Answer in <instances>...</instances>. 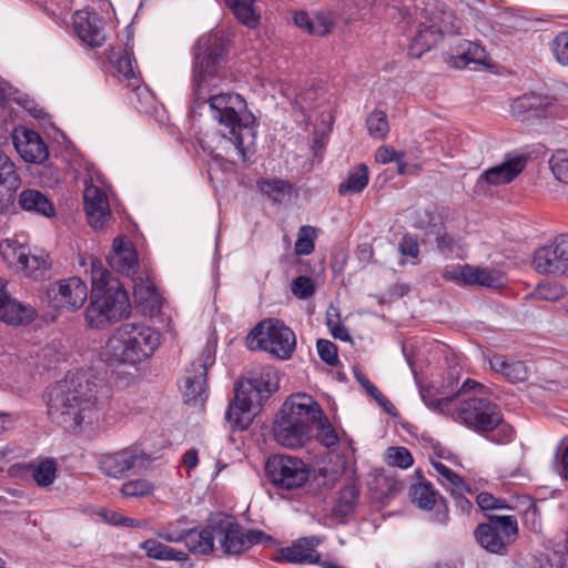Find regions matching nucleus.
Returning <instances> with one entry per match:
<instances>
[{
    "label": "nucleus",
    "mask_w": 568,
    "mask_h": 568,
    "mask_svg": "<svg viewBox=\"0 0 568 568\" xmlns=\"http://www.w3.org/2000/svg\"><path fill=\"white\" fill-rule=\"evenodd\" d=\"M36 311L30 305H24L18 301L7 298L6 303L0 305V320L10 325H23L33 321Z\"/></svg>",
    "instance_id": "c756f323"
},
{
    "label": "nucleus",
    "mask_w": 568,
    "mask_h": 568,
    "mask_svg": "<svg viewBox=\"0 0 568 568\" xmlns=\"http://www.w3.org/2000/svg\"><path fill=\"white\" fill-rule=\"evenodd\" d=\"M525 156L507 159L503 163L487 169L479 178L490 185L507 184L514 181L526 168Z\"/></svg>",
    "instance_id": "4be33fe9"
},
{
    "label": "nucleus",
    "mask_w": 568,
    "mask_h": 568,
    "mask_svg": "<svg viewBox=\"0 0 568 568\" xmlns=\"http://www.w3.org/2000/svg\"><path fill=\"white\" fill-rule=\"evenodd\" d=\"M398 251L404 256L416 258L419 254L417 239L409 234L404 235L398 244Z\"/></svg>",
    "instance_id": "052dcab7"
},
{
    "label": "nucleus",
    "mask_w": 568,
    "mask_h": 568,
    "mask_svg": "<svg viewBox=\"0 0 568 568\" xmlns=\"http://www.w3.org/2000/svg\"><path fill=\"white\" fill-rule=\"evenodd\" d=\"M432 466L438 474L443 486H450L458 490H469L465 480L439 460H432Z\"/></svg>",
    "instance_id": "49530a36"
},
{
    "label": "nucleus",
    "mask_w": 568,
    "mask_h": 568,
    "mask_svg": "<svg viewBox=\"0 0 568 568\" xmlns=\"http://www.w3.org/2000/svg\"><path fill=\"white\" fill-rule=\"evenodd\" d=\"M16 271L22 272L26 276L34 280H44L49 272V263L45 256L30 254L28 248L26 257L22 258Z\"/></svg>",
    "instance_id": "72a5a7b5"
},
{
    "label": "nucleus",
    "mask_w": 568,
    "mask_h": 568,
    "mask_svg": "<svg viewBox=\"0 0 568 568\" xmlns=\"http://www.w3.org/2000/svg\"><path fill=\"white\" fill-rule=\"evenodd\" d=\"M399 159H404V153L397 152L390 145H382L377 149V151L375 153V160L382 164L395 162L396 160H399Z\"/></svg>",
    "instance_id": "e2e57ef3"
},
{
    "label": "nucleus",
    "mask_w": 568,
    "mask_h": 568,
    "mask_svg": "<svg viewBox=\"0 0 568 568\" xmlns=\"http://www.w3.org/2000/svg\"><path fill=\"white\" fill-rule=\"evenodd\" d=\"M21 185V179L16 164L0 149V214L8 213L14 207L16 193Z\"/></svg>",
    "instance_id": "a211bd4d"
},
{
    "label": "nucleus",
    "mask_w": 568,
    "mask_h": 568,
    "mask_svg": "<svg viewBox=\"0 0 568 568\" xmlns=\"http://www.w3.org/2000/svg\"><path fill=\"white\" fill-rule=\"evenodd\" d=\"M367 130L371 136L383 140L389 132L387 115L382 110H374L366 119Z\"/></svg>",
    "instance_id": "de8ad7c7"
},
{
    "label": "nucleus",
    "mask_w": 568,
    "mask_h": 568,
    "mask_svg": "<svg viewBox=\"0 0 568 568\" xmlns=\"http://www.w3.org/2000/svg\"><path fill=\"white\" fill-rule=\"evenodd\" d=\"M387 464L403 469L410 467L414 458L410 452L403 446L389 447L386 452Z\"/></svg>",
    "instance_id": "3c124183"
},
{
    "label": "nucleus",
    "mask_w": 568,
    "mask_h": 568,
    "mask_svg": "<svg viewBox=\"0 0 568 568\" xmlns=\"http://www.w3.org/2000/svg\"><path fill=\"white\" fill-rule=\"evenodd\" d=\"M270 481L282 489H295L303 486L310 477L306 464L297 457L288 455H274L265 465Z\"/></svg>",
    "instance_id": "ddd939ff"
},
{
    "label": "nucleus",
    "mask_w": 568,
    "mask_h": 568,
    "mask_svg": "<svg viewBox=\"0 0 568 568\" xmlns=\"http://www.w3.org/2000/svg\"><path fill=\"white\" fill-rule=\"evenodd\" d=\"M409 495L412 501L423 509H432L436 503V491L428 481L412 485Z\"/></svg>",
    "instance_id": "79ce46f5"
},
{
    "label": "nucleus",
    "mask_w": 568,
    "mask_h": 568,
    "mask_svg": "<svg viewBox=\"0 0 568 568\" xmlns=\"http://www.w3.org/2000/svg\"><path fill=\"white\" fill-rule=\"evenodd\" d=\"M487 518V523L476 527L475 539L487 551L506 555L508 545L514 542L518 535L517 519L505 515H488Z\"/></svg>",
    "instance_id": "9d476101"
},
{
    "label": "nucleus",
    "mask_w": 568,
    "mask_h": 568,
    "mask_svg": "<svg viewBox=\"0 0 568 568\" xmlns=\"http://www.w3.org/2000/svg\"><path fill=\"white\" fill-rule=\"evenodd\" d=\"M443 277L458 285L484 286L499 288L505 284L500 271L489 267L474 266L470 264L453 265L446 267Z\"/></svg>",
    "instance_id": "4468645a"
},
{
    "label": "nucleus",
    "mask_w": 568,
    "mask_h": 568,
    "mask_svg": "<svg viewBox=\"0 0 568 568\" xmlns=\"http://www.w3.org/2000/svg\"><path fill=\"white\" fill-rule=\"evenodd\" d=\"M323 540L324 538L321 536L298 538L290 546L278 549L273 556V560L294 565H314L321 562V554L317 551V547Z\"/></svg>",
    "instance_id": "dca6fc26"
},
{
    "label": "nucleus",
    "mask_w": 568,
    "mask_h": 568,
    "mask_svg": "<svg viewBox=\"0 0 568 568\" xmlns=\"http://www.w3.org/2000/svg\"><path fill=\"white\" fill-rule=\"evenodd\" d=\"M291 290L297 298L306 300L314 295L315 284L311 277L301 275L292 281Z\"/></svg>",
    "instance_id": "864d4df0"
},
{
    "label": "nucleus",
    "mask_w": 568,
    "mask_h": 568,
    "mask_svg": "<svg viewBox=\"0 0 568 568\" xmlns=\"http://www.w3.org/2000/svg\"><path fill=\"white\" fill-rule=\"evenodd\" d=\"M550 247L554 255H556L564 267H566L568 263V234L558 235Z\"/></svg>",
    "instance_id": "bf43d9fd"
},
{
    "label": "nucleus",
    "mask_w": 568,
    "mask_h": 568,
    "mask_svg": "<svg viewBox=\"0 0 568 568\" xmlns=\"http://www.w3.org/2000/svg\"><path fill=\"white\" fill-rule=\"evenodd\" d=\"M200 371L195 374H189L185 377L183 396L187 404L196 405L204 400L206 393V368L203 363L199 364Z\"/></svg>",
    "instance_id": "7c9ffc66"
},
{
    "label": "nucleus",
    "mask_w": 568,
    "mask_h": 568,
    "mask_svg": "<svg viewBox=\"0 0 568 568\" xmlns=\"http://www.w3.org/2000/svg\"><path fill=\"white\" fill-rule=\"evenodd\" d=\"M359 498V489L349 484L338 491L332 514L335 518H345L354 513Z\"/></svg>",
    "instance_id": "2f4dec72"
},
{
    "label": "nucleus",
    "mask_w": 568,
    "mask_h": 568,
    "mask_svg": "<svg viewBox=\"0 0 568 568\" xmlns=\"http://www.w3.org/2000/svg\"><path fill=\"white\" fill-rule=\"evenodd\" d=\"M315 230L312 226H302L298 231L297 240L295 242V253L297 255H308L314 248Z\"/></svg>",
    "instance_id": "603ef678"
},
{
    "label": "nucleus",
    "mask_w": 568,
    "mask_h": 568,
    "mask_svg": "<svg viewBox=\"0 0 568 568\" xmlns=\"http://www.w3.org/2000/svg\"><path fill=\"white\" fill-rule=\"evenodd\" d=\"M18 204L23 211L33 212L47 217L55 214L52 202L40 191L26 189L18 196Z\"/></svg>",
    "instance_id": "c85d7f7f"
},
{
    "label": "nucleus",
    "mask_w": 568,
    "mask_h": 568,
    "mask_svg": "<svg viewBox=\"0 0 568 568\" xmlns=\"http://www.w3.org/2000/svg\"><path fill=\"white\" fill-rule=\"evenodd\" d=\"M28 247L21 245L14 239H6L0 242V256L11 268H17L22 258L26 257Z\"/></svg>",
    "instance_id": "a19ab883"
},
{
    "label": "nucleus",
    "mask_w": 568,
    "mask_h": 568,
    "mask_svg": "<svg viewBox=\"0 0 568 568\" xmlns=\"http://www.w3.org/2000/svg\"><path fill=\"white\" fill-rule=\"evenodd\" d=\"M187 529L178 530L169 525L168 527L161 528L156 535L159 538L164 539L169 542L185 541Z\"/></svg>",
    "instance_id": "0e129e2a"
},
{
    "label": "nucleus",
    "mask_w": 568,
    "mask_h": 568,
    "mask_svg": "<svg viewBox=\"0 0 568 568\" xmlns=\"http://www.w3.org/2000/svg\"><path fill=\"white\" fill-rule=\"evenodd\" d=\"M368 180V168L359 164L349 171L345 181L339 184L338 192L341 195L359 193L367 186Z\"/></svg>",
    "instance_id": "c9c22d12"
},
{
    "label": "nucleus",
    "mask_w": 568,
    "mask_h": 568,
    "mask_svg": "<svg viewBox=\"0 0 568 568\" xmlns=\"http://www.w3.org/2000/svg\"><path fill=\"white\" fill-rule=\"evenodd\" d=\"M13 144L21 158L30 163H41L48 158V149L42 138L33 130H16Z\"/></svg>",
    "instance_id": "412c9836"
},
{
    "label": "nucleus",
    "mask_w": 568,
    "mask_h": 568,
    "mask_svg": "<svg viewBox=\"0 0 568 568\" xmlns=\"http://www.w3.org/2000/svg\"><path fill=\"white\" fill-rule=\"evenodd\" d=\"M551 48L558 63L568 65V30L559 32L554 38Z\"/></svg>",
    "instance_id": "5fc2aeb1"
},
{
    "label": "nucleus",
    "mask_w": 568,
    "mask_h": 568,
    "mask_svg": "<svg viewBox=\"0 0 568 568\" xmlns=\"http://www.w3.org/2000/svg\"><path fill=\"white\" fill-rule=\"evenodd\" d=\"M236 388L244 390L243 395L258 408L272 393L278 389L277 373L272 368L263 369L246 382L240 383Z\"/></svg>",
    "instance_id": "f3484780"
},
{
    "label": "nucleus",
    "mask_w": 568,
    "mask_h": 568,
    "mask_svg": "<svg viewBox=\"0 0 568 568\" xmlns=\"http://www.w3.org/2000/svg\"><path fill=\"white\" fill-rule=\"evenodd\" d=\"M460 21L452 11H440L427 22L419 24L408 48L409 55L420 58L425 52L435 48L445 34L460 33Z\"/></svg>",
    "instance_id": "9b49d317"
},
{
    "label": "nucleus",
    "mask_w": 568,
    "mask_h": 568,
    "mask_svg": "<svg viewBox=\"0 0 568 568\" xmlns=\"http://www.w3.org/2000/svg\"><path fill=\"white\" fill-rule=\"evenodd\" d=\"M98 515L103 519L104 523L113 526H121L122 520V514L109 510V509H101Z\"/></svg>",
    "instance_id": "338daca9"
},
{
    "label": "nucleus",
    "mask_w": 568,
    "mask_h": 568,
    "mask_svg": "<svg viewBox=\"0 0 568 568\" xmlns=\"http://www.w3.org/2000/svg\"><path fill=\"white\" fill-rule=\"evenodd\" d=\"M84 209L89 224L95 229H103L111 217L106 194L98 186L87 185L83 193Z\"/></svg>",
    "instance_id": "aec40b11"
},
{
    "label": "nucleus",
    "mask_w": 568,
    "mask_h": 568,
    "mask_svg": "<svg viewBox=\"0 0 568 568\" xmlns=\"http://www.w3.org/2000/svg\"><path fill=\"white\" fill-rule=\"evenodd\" d=\"M243 392L235 388V397L226 410L225 417L233 430L246 429L253 422L255 414L253 410L257 408L253 403L248 402Z\"/></svg>",
    "instance_id": "b1692460"
},
{
    "label": "nucleus",
    "mask_w": 568,
    "mask_h": 568,
    "mask_svg": "<svg viewBox=\"0 0 568 568\" xmlns=\"http://www.w3.org/2000/svg\"><path fill=\"white\" fill-rule=\"evenodd\" d=\"M48 296L55 308L73 312L85 303L88 287L80 277L73 276L52 283Z\"/></svg>",
    "instance_id": "2eb2a0df"
},
{
    "label": "nucleus",
    "mask_w": 568,
    "mask_h": 568,
    "mask_svg": "<svg viewBox=\"0 0 568 568\" xmlns=\"http://www.w3.org/2000/svg\"><path fill=\"white\" fill-rule=\"evenodd\" d=\"M423 402L434 412L453 415L455 405L458 400V392L453 396L438 397L433 387L423 388L420 392Z\"/></svg>",
    "instance_id": "e433bc0d"
},
{
    "label": "nucleus",
    "mask_w": 568,
    "mask_h": 568,
    "mask_svg": "<svg viewBox=\"0 0 568 568\" xmlns=\"http://www.w3.org/2000/svg\"><path fill=\"white\" fill-rule=\"evenodd\" d=\"M153 458L138 445L102 454L98 459L100 471L114 479H121L130 475L146 470Z\"/></svg>",
    "instance_id": "1a4fd4ad"
},
{
    "label": "nucleus",
    "mask_w": 568,
    "mask_h": 568,
    "mask_svg": "<svg viewBox=\"0 0 568 568\" xmlns=\"http://www.w3.org/2000/svg\"><path fill=\"white\" fill-rule=\"evenodd\" d=\"M90 274L92 294L108 290V287H111L112 283H119L111 276L110 272L104 267L102 261L93 256L90 257Z\"/></svg>",
    "instance_id": "ea45409f"
},
{
    "label": "nucleus",
    "mask_w": 568,
    "mask_h": 568,
    "mask_svg": "<svg viewBox=\"0 0 568 568\" xmlns=\"http://www.w3.org/2000/svg\"><path fill=\"white\" fill-rule=\"evenodd\" d=\"M161 344V335L141 323H124L109 337L104 346L108 361L136 365L148 359Z\"/></svg>",
    "instance_id": "39448f33"
},
{
    "label": "nucleus",
    "mask_w": 568,
    "mask_h": 568,
    "mask_svg": "<svg viewBox=\"0 0 568 568\" xmlns=\"http://www.w3.org/2000/svg\"><path fill=\"white\" fill-rule=\"evenodd\" d=\"M477 505L483 510L503 509L508 508L504 499L496 498L489 493H480L476 498Z\"/></svg>",
    "instance_id": "13d9d810"
},
{
    "label": "nucleus",
    "mask_w": 568,
    "mask_h": 568,
    "mask_svg": "<svg viewBox=\"0 0 568 568\" xmlns=\"http://www.w3.org/2000/svg\"><path fill=\"white\" fill-rule=\"evenodd\" d=\"M236 19L248 28H255L260 22V13L255 0H225Z\"/></svg>",
    "instance_id": "f704fd0d"
},
{
    "label": "nucleus",
    "mask_w": 568,
    "mask_h": 568,
    "mask_svg": "<svg viewBox=\"0 0 568 568\" xmlns=\"http://www.w3.org/2000/svg\"><path fill=\"white\" fill-rule=\"evenodd\" d=\"M185 545L194 555H209L214 550V539L216 538L215 527H213V518L209 524L197 530L187 529Z\"/></svg>",
    "instance_id": "bb28decb"
},
{
    "label": "nucleus",
    "mask_w": 568,
    "mask_h": 568,
    "mask_svg": "<svg viewBox=\"0 0 568 568\" xmlns=\"http://www.w3.org/2000/svg\"><path fill=\"white\" fill-rule=\"evenodd\" d=\"M486 59V52L483 47L476 42L465 39L458 40L452 47V54L448 63L457 69L468 67L470 63L481 64Z\"/></svg>",
    "instance_id": "393cba45"
},
{
    "label": "nucleus",
    "mask_w": 568,
    "mask_h": 568,
    "mask_svg": "<svg viewBox=\"0 0 568 568\" xmlns=\"http://www.w3.org/2000/svg\"><path fill=\"white\" fill-rule=\"evenodd\" d=\"M246 345L252 351H264L280 359L292 356L296 346L294 332L282 321L267 318L260 322L247 335Z\"/></svg>",
    "instance_id": "423d86ee"
},
{
    "label": "nucleus",
    "mask_w": 568,
    "mask_h": 568,
    "mask_svg": "<svg viewBox=\"0 0 568 568\" xmlns=\"http://www.w3.org/2000/svg\"><path fill=\"white\" fill-rule=\"evenodd\" d=\"M155 486L145 478L130 479L122 484L120 494L124 498H142L153 495Z\"/></svg>",
    "instance_id": "37998d69"
},
{
    "label": "nucleus",
    "mask_w": 568,
    "mask_h": 568,
    "mask_svg": "<svg viewBox=\"0 0 568 568\" xmlns=\"http://www.w3.org/2000/svg\"><path fill=\"white\" fill-rule=\"evenodd\" d=\"M109 265L118 273L126 276L134 273L138 261L135 250L121 237L113 241L112 252L108 256Z\"/></svg>",
    "instance_id": "a878e982"
},
{
    "label": "nucleus",
    "mask_w": 568,
    "mask_h": 568,
    "mask_svg": "<svg viewBox=\"0 0 568 568\" xmlns=\"http://www.w3.org/2000/svg\"><path fill=\"white\" fill-rule=\"evenodd\" d=\"M314 427L317 429L316 438L327 448L334 447L338 444L339 438L334 427L328 423V419L322 413L321 420H316Z\"/></svg>",
    "instance_id": "09e8293b"
},
{
    "label": "nucleus",
    "mask_w": 568,
    "mask_h": 568,
    "mask_svg": "<svg viewBox=\"0 0 568 568\" xmlns=\"http://www.w3.org/2000/svg\"><path fill=\"white\" fill-rule=\"evenodd\" d=\"M321 417L322 408L311 395L293 394L284 402L274 422L273 437L284 447H302L312 437L314 424Z\"/></svg>",
    "instance_id": "20e7f679"
},
{
    "label": "nucleus",
    "mask_w": 568,
    "mask_h": 568,
    "mask_svg": "<svg viewBox=\"0 0 568 568\" xmlns=\"http://www.w3.org/2000/svg\"><path fill=\"white\" fill-rule=\"evenodd\" d=\"M510 112L518 121L537 124L542 120L559 119L565 115V109L554 97L540 93H525L515 99Z\"/></svg>",
    "instance_id": "f8f14e48"
},
{
    "label": "nucleus",
    "mask_w": 568,
    "mask_h": 568,
    "mask_svg": "<svg viewBox=\"0 0 568 568\" xmlns=\"http://www.w3.org/2000/svg\"><path fill=\"white\" fill-rule=\"evenodd\" d=\"M489 364L493 371L511 384L525 383L530 375V368L526 362L508 358L501 354H493L489 357Z\"/></svg>",
    "instance_id": "5701e85b"
},
{
    "label": "nucleus",
    "mask_w": 568,
    "mask_h": 568,
    "mask_svg": "<svg viewBox=\"0 0 568 568\" xmlns=\"http://www.w3.org/2000/svg\"><path fill=\"white\" fill-rule=\"evenodd\" d=\"M437 246L442 252H453L456 242L454 237L447 233H444L443 235L437 236L436 239Z\"/></svg>",
    "instance_id": "774afa93"
},
{
    "label": "nucleus",
    "mask_w": 568,
    "mask_h": 568,
    "mask_svg": "<svg viewBox=\"0 0 568 568\" xmlns=\"http://www.w3.org/2000/svg\"><path fill=\"white\" fill-rule=\"evenodd\" d=\"M317 353L323 362L334 366L338 362L337 346L327 339L317 341Z\"/></svg>",
    "instance_id": "6e6d98bb"
},
{
    "label": "nucleus",
    "mask_w": 568,
    "mask_h": 568,
    "mask_svg": "<svg viewBox=\"0 0 568 568\" xmlns=\"http://www.w3.org/2000/svg\"><path fill=\"white\" fill-rule=\"evenodd\" d=\"M295 24L306 30L310 34L314 36H325L327 34L332 28V21L326 18L324 14H315L311 17L305 11H300L294 14Z\"/></svg>",
    "instance_id": "473e14b6"
},
{
    "label": "nucleus",
    "mask_w": 568,
    "mask_h": 568,
    "mask_svg": "<svg viewBox=\"0 0 568 568\" xmlns=\"http://www.w3.org/2000/svg\"><path fill=\"white\" fill-rule=\"evenodd\" d=\"M134 297L151 313L159 312L161 307V296L152 284H136L134 287Z\"/></svg>",
    "instance_id": "a18cd8bd"
},
{
    "label": "nucleus",
    "mask_w": 568,
    "mask_h": 568,
    "mask_svg": "<svg viewBox=\"0 0 568 568\" xmlns=\"http://www.w3.org/2000/svg\"><path fill=\"white\" fill-rule=\"evenodd\" d=\"M532 265L541 274H555L565 270L550 246L540 247L535 252Z\"/></svg>",
    "instance_id": "58836bf2"
},
{
    "label": "nucleus",
    "mask_w": 568,
    "mask_h": 568,
    "mask_svg": "<svg viewBox=\"0 0 568 568\" xmlns=\"http://www.w3.org/2000/svg\"><path fill=\"white\" fill-rule=\"evenodd\" d=\"M550 170L555 178L568 184V152L559 150L549 160Z\"/></svg>",
    "instance_id": "8fccbe9b"
},
{
    "label": "nucleus",
    "mask_w": 568,
    "mask_h": 568,
    "mask_svg": "<svg viewBox=\"0 0 568 568\" xmlns=\"http://www.w3.org/2000/svg\"><path fill=\"white\" fill-rule=\"evenodd\" d=\"M73 29L82 42L101 47L105 41L102 18L93 11L79 10L73 14Z\"/></svg>",
    "instance_id": "6ab92c4d"
},
{
    "label": "nucleus",
    "mask_w": 568,
    "mask_h": 568,
    "mask_svg": "<svg viewBox=\"0 0 568 568\" xmlns=\"http://www.w3.org/2000/svg\"><path fill=\"white\" fill-rule=\"evenodd\" d=\"M141 549H143L149 558L161 560L168 545L162 544L155 539L144 540L140 545Z\"/></svg>",
    "instance_id": "680f3d73"
},
{
    "label": "nucleus",
    "mask_w": 568,
    "mask_h": 568,
    "mask_svg": "<svg viewBox=\"0 0 568 568\" xmlns=\"http://www.w3.org/2000/svg\"><path fill=\"white\" fill-rule=\"evenodd\" d=\"M32 478L38 486L47 487L53 483L57 475V463L47 458L38 464L30 465Z\"/></svg>",
    "instance_id": "c03bdc74"
},
{
    "label": "nucleus",
    "mask_w": 568,
    "mask_h": 568,
    "mask_svg": "<svg viewBox=\"0 0 568 568\" xmlns=\"http://www.w3.org/2000/svg\"><path fill=\"white\" fill-rule=\"evenodd\" d=\"M534 295L542 301H557L562 296V287L558 284L542 283L536 287Z\"/></svg>",
    "instance_id": "4d7b16f0"
},
{
    "label": "nucleus",
    "mask_w": 568,
    "mask_h": 568,
    "mask_svg": "<svg viewBox=\"0 0 568 568\" xmlns=\"http://www.w3.org/2000/svg\"><path fill=\"white\" fill-rule=\"evenodd\" d=\"M213 527L223 554L226 556L241 555L252 546L265 544L272 539L263 530H246L233 517L222 514L213 517Z\"/></svg>",
    "instance_id": "6e6552de"
},
{
    "label": "nucleus",
    "mask_w": 568,
    "mask_h": 568,
    "mask_svg": "<svg viewBox=\"0 0 568 568\" xmlns=\"http://www.w3.org/2000/svg\"><path fill=\"white\" fill-rule=\"evenodd\" d=\"M101 381L85 373H69L47 392L48 415L69 432L94 430L104 422L108 403Z\"/></svg>",
    "instance_id": "f03ea898"
},
{
    "label": "nucleus",
    "mask_w": 568,
    "mask_h": 568,
    "mask_svg": "<svg viewBox=\"0 0 568 568\" xmlns=\"http://www.w3.org/2000/svg\"><path fill=\"white\" fill-rule=\"evenodd\" d=\"M257 187L275 203H282L283 200L291 195L293 185L282 179H262L257 181Z\"/></svg>",
    "instance_id": "4c0bfd02"
},
{
    "label": "nucleus",
    "mask_w": 568,
    "mask_h": 568,
    "mask_svg": "<svg viewBox=\"0 0 568 568\" xmlns=\"http://www.w3.org/2000/svg\"><path fill=\"white\" fill-rule=\"evenodd\" d=\"M226 45L217 34L202 36L194 48L192 70L193 95L197 104L207 102L212 118L224 128L222 136L227 139L242 161L247 160L246 138L255 136L256 119L246 101L237 93L209 94L223 77Z\"/></svg>",
    "instance_id": "f257e3e1"
},
{
    "label": "nucleus",
    "mask_w": 568,
    "mask_h": 568,
    "mask_svg": "<svg viewBox=\"0 0 568 568\" xmlns=\"http://www.w3.org/2000/svg\"><path fill=\"white\" fill-rule=\"evenodd\" d=\"M109 61L119 80H130L133 90L139 89V79L135 71L133 53L126 49L112 51Z\"/></svg>",
    "instance_id": "cd10ccee"
},
{
    "label": "nucleus",
    "mask_w": 568,
    "mask_h": 568,
    "mask_svg": "<svg viewBox=\"0 0 568 568\" xmlns=\"http://www.w3.org/2000/svg\"><path fill=\"white\" fill-rule=\"evenodd\" d=\"M362 385L365 387V389L367 390V393L369 395H372L375 399L378 400V403L383 406H385L386 404H389V400L379 392V389L373 384L371 383L368 379H364L362 382Z\"/></svg>",
    "instance_id": "69168bd1"
},
{
    "label": "nucleus",
    "mask_w": 568,
    "mask_h": 568,
    "mask_svg": "<svg viewBox=\"0 0 568 568\" xmlns=\"http://www.w3.org/2000/svg\"><path fill=\"white\" fill-rule=\"evenodd\" d=\"M129 295L120 283H112L108 290L91 294L85 310V321L91 328H103L120 321L129 313Z\"/></svg>",
    "instance_id": "0eeeda50"
},
{
    "label": "nucleus",
    "mask_w": 568,
    "mask_h": 568,
    "mask_svg": "<svg viewBox=\"0 0 568 568\" xmlns=\"http://www.w3.org/2000/svg\"><path fill=\"white\" fill-rule=\"evenodd\" d=\"M485 388L474 379H465L458 389L452 417L491 443L508 444L515 437V429L505 420L500 407L487 397L470 394L471 390L483 394Z\"/></svg>",
    "instance_id": "7ed1b4c3"
}]
</instances>
